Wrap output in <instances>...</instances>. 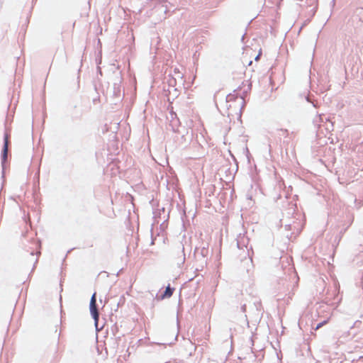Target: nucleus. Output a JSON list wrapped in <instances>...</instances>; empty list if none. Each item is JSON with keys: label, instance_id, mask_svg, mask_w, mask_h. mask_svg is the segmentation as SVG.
Segmentation results:
<instances>
[{"label": "nucleus", "instance_id": "obj_3", "mask_svg": "<svg viewBox=\"0 0 363 363\" xmlns=\"http://www.w3.org/2000/svg\"><path fill=\"white\" fill-rule=\"evenodd\" d=\"M8 145H9V137L6 135L4 138V145L3 148V159L5 160L7 157V152H8Z\"/></svg>", "mask_w": 363, "mask_h": 363}, {"label": "nucleus", "instance_id": "obj_4", "mask_svg": "<svg viewBox=\"0 0 363 363\" xmlns=\"http://www.w3.org/2000/svg\"><path fill=\"white\" fill-rule=\"evenodd\" d=\"M174 289H172L169 286L166 288L164 294L162 296V298H169L172 296Z\"/></svg>", "mask_w": 363, "mask_h": 363}, {"label": "nucleus", "instance_id": "obj_1", "mask_svg": "<svg viewBox=\"0 0 363 363\" xmlns=\"http://www.w3.org/2000/svg\"><path fill=\"white\" fill-rule=\"evenodd\" d=\"M233 82L235 86L234 91L236 93V96L244 100L252 89L250 79L247 78L244 73H240L234 77Z\"/></svg>", "mask_w": 363, "mask_h": 363}, {"label": "nucleus", "instance_id": "obj_5", "mask_svg": "<svg viewBox=\"0 0 363 363\" xmlns=\"http://www.w3.org/2000/svg\"><path fill=\"white\" fill-rule=\"evenodd\" d=\"M328 323V320H324L323 322L322 323H320L319 324L317 325L316 328H315V330H318L319 328H320L322 326H323L324 325H325L326 323Z\"/></svg>", "mask_w": 363, "mask_h": 363}, {"label": "nucleus", "instance_id": "obj_6", "mask_svg": "<svg viewBox=\"0 0 363 363\" xmlns=\"http://www.w3.org/2000/svg\"><path fill=\"white\" fill-rule=\"evenodd\" d=\"M261 55H262V49L260 48L259 50L258 55L255 57L256 61H258L259 60Z\"/></svg>", "mask_w": 363, "mask_h": 363}, {"label": "nucleus", "instance_id": "obj_2", "mask_svg": "<svg viewBox=\"0 0 363 363\" xmlns=\"http://www.w3.org/2000/svg\"><path fill=\"white\" fill-rule=\"evenodd\" d=\"M90 312L96 323L99 320V312L96 307V293H94L90 301Z\"/></svg>", "mask_w": 363, "mask_h": 363}]
</instances>
